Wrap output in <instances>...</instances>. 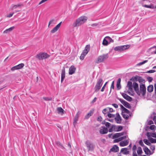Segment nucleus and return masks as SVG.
<instances>
[{"label": "nucleus", "instance_id": "7c9ffc66", "mask_svg": "<svg viewBox=\"0 0 156 156\" xmlns=\"http://www.w3.org/2000/svg\"><path fill=\"white\" fill-rule=\"evenodd\" d=\"M143 141L145 144L147 145L150 146L151 145L150 142L147 139H144Z\"/></svg>", "mask_w": 156, "mask_h": 156}, {"label": "nucleus", "instance_id": "052dcab7", "mask_svg": "<svg viewBox=\"0 0 156 156\" xmlns=\"http://www.w3.org/2000/svg\"><path fill=\"white\" fill-rule=\"evenodd\" d=\"M114 81H113L112 82V83L111 85V89H110V92H111V91L112 89H112H114Z\"/></svg>", "mask_w": 156, "mask_h": 156}, {"label": "nucleus", "instance_id": "f257e3e1", "mask_svg": "<svg viewBox=\"0 0 156 156\" xmlns=\"http://www.w3.org/2000/svg\"><path fill=\"white\" fill-rule=\"evenodd\" d=\"M87 18L86 16H81L76 19L73 23V26L76 27L80 26L87 20Z\"/></svg>", "mask_w": 156, "mask_h": 156}, {"label": "nucleus", "instance_id": "20e7f679", "mask_svg": "<svg viewBox=\"0 0 156 156\" xmlns=\"http://www.w3.org/2000/svg\"><path fill=\"white\" fill-rule=\"evenodd\" d=\"M129 47L130 45H121L115 47L114 48V50L115 51L120 52L129 48Z\"/></svg>", "mask_w": 156, "mask_h": 156}, {"label": "nucleus", "instance_id": "a18cd8bd", "mask_svg": "<svg viewBox=\"0 0 156 156\" xmlns=\"http://www.w3.org/2000/svg\"><path fill=\"white\" fill-rule=\"evenodd\" d=\"M121 94L123 97L125 99L126 98H127V97L128 96L125 93H121Z\"/></svg>", "mask_w": 156, "mask_h": 156}, {"label": "nucleus", "instance_id": "09e8293b", "mask_svg": "<svg viewBox=\"0 0 156 156\" xmlns=\"http://www.w3.org/2000/svg\"><path fill=\"white\" fill-rule=\"evenodd\" d=\"M118 99L124 105V103H126V101L124 100L121 99V98H118Z\"/></svg>", "mask_w": 156, "mask_h": 156}, {"label": "nucleus", "instance_id": "9b49d317", "mask_svg": "<svg viewBox=\"0 0 156 156\" xmlns=\"http://www.w3.org/2000/svg\"><path fill=\"white\" fill-rule=\"evenodd\" d=\"M76 70V68L74 66H71L69 69V74L72 75L75 72Z\"/></svg>", "mask_w": 156, "mask_h": 156}, {"label": "nucleus", "instance_id": "3c124183", "mask_svg": "<svg viewBox=\"0 0 156 156\" xmlns=\"http://www.w3.org/2000/svg\"><path fill=\"white\" fill-rule=\"evenodd\" d=\"M105 125L107 128H109L111 126V124L109 122H106Z\"/></svg>", "mask_w": 156, "mask_h": 156}, {"label": "nucleus", "instance_id": "6ab92c4d", "mask_svg": "<svg viewBox=\"0 0 156 156\" xmlns=\"http://www.w3.org/2000/svg\"><path fill=\"white\" fill-rule=\"evenodd\" d=\"M121 151L124 154H127L129 153V151H128L127 148H123L121 150Z\"/></svg>", "mask_w": 156, "mask_h": 156}, {"label": "nucleus", "instance_id": "39448f33", "mask_svg": "<svg viewBox=\"0 0 156 156\" xmlns=\"http://www.w3.org/2000/svg\"><path fill=\"white\" fill-rule=\"evenodd\" d=\"M103 83V80L101 78L98 80L94 87L95 92H97L100 90L102 85Z\"/></svg>", "mask_w": 156, "mask_h": 156}, {"label": "nucleus", "instance_id": "774afa93", "mask_svg": "<svg viewBox=\"0 0 156 156\" xmlns=\"http://www.w3.org/2000/svg\"><path fill=\"white\" fill-rule=\"evenodd\" d=\"M133 156H137V154L135 151H134L133 153Z\"/></svg>", "mask_w": 156, "mask_h": 156}, {"label": "nucleus", "instance_id": "e433bc0d", "mask_svg": "<svg viewBox=\"0 0 156 156\" xmlns=\"http://www.w3.org/2000/svg\"><path fill=\"white\" fill-rule=\"evenodd\" d=\"M107 115L109 118H114L115 117V115L110 113L108 114Z\"/></svg>", "mask_w": 156, "mask_h": 156}, {"label": "nucleus", "instance_id": "4d7b16f0", "mask_svg": "<svg viewBox=\"0 0 156 156\" xmlns=\"http://www.w3.org/2000/svg\"><path fill=\"white\" fill-rule=\"evenodd\" d=\"M107 82H106L105 83V84L102 87V88L101 90V91L103 92L104 90L105 86L106 85V84H107Z\"/></svg>", "mask_w": 156, "mask_h": 156}, {"label": "nucleus", "instance_id": "bb28decb", "mask_svg": "<svg viewBox=\"0 0 156 156\" xmlns=\"http://www.w3.org/2000/svg\"><path fill=\"white\" fill-rule=\"evenodd\" d=\"M123 127L121 126H117L116 127L115 131L118 132L121 131Z\"/></svg>", "mask_w": 156, "mask_h": 156}, {"label": "nucleus", "instance_id": "680f3d73", "mask_svg": "<svg viewBox=\"0 0 156 156\" xmlns=\"http://www.w3.org/2000/svg\"><path fill=\"white\" fill-rule=\"evenodd\" d=\"M117 87L118 90H119L121 88V86L120 84L117 83Z\"/></svg>", "mask_w": 156, "mask_h": 156}, {"label": "nucleus", "instance_id": "6e6552de", "mask_svg": "<svg viewBox=\"0 0 156 156\" xmlns=\"http://www.w3.org/2000/svg\"><path fill=\"white\" fill-rule=\"evenodd\" d=\"M108 131L107 128L105 127V126H102L101 127L99 130V132L101 134H105L108 133Z\"/></svg>", "mask_w": 156, "mask_h": 156}, {"label": "nucleus", "instance_id": "9d476101", "mask_svg": "<svg viewBox=\"0 0 156 156\" xmlns=\"http://www.w3.org/2000/svg\"><path fill=\"white\" fill-rule=\"evenodd\" d=\"M62 22H61L55 27L51 31V32L52 33H54L56 32L60 28Z\"/></svg>", "mask_w": 156, "mask_h": 156}, {"label": "nucleus", "instance_id": "a211bd4d", "mask_svg": "<svg viewBox=\"0 0 156 156\" xmlns=\"http://www.w3.org/2000/svg\"><path fill=\"white\" fill-rule=\"evenodd\" d=\"M143 150L145 152V154L147 155L148 154L150 155L152 154V153H150L151 152L150 151L146 146H144L143 148Z\"/></svg>", "mask_w": 156, "mask_h": 156}, {"label": "nucleus", "instance_id": "7ed1b4c3", "mask_svg": "<svg viewBox=\"0 0 156 156\" xmlns=\"http://www.w3.org/2000/svg\"><path fill=\"white\" fill-rule=\"evenodd\" d=\"M108 57V54H103L102 55L99 56L97 58L96 62L97 63L102 62Z\"/></svg>", "mask_w": 156, "mask_h": 156}, {"label": "nucleus", "instance_id": "c9c22d12", "mask_svg": "<svg viewBox=\"0 0 156 156\" xmlns=\"http://www.w3.org/2000/svg\"><path fill=\"white\" fill-rule=\"evenodd\" d=\"M57 110L59 113H63L64 110L61 107H58L57 108Z\"/></svg>", "mask_w": 156, "mask_h": 156}, {"label": "nucleus", "instance_id": "c756f323", "mask_svg": "<svg viewBox=\"0 0 156 156\" xmlns=\"http://www.w3.org/2000/svg\"><path fill=\"white\" fill-rule=\"evenodd\" d=\"M103 113L104 114H106L107 113H109L108 109V108H106L104 109L102 111Z\"/></svg>", "mask_w": 156, "mask_h": 156}, {"label": "nucleus", "instance_id": "f3484780", "mask_svg": "<svg viewBox=\"0 0 156 156\" xmlns=\"http://www.w3.org/2000/svg\"><path fill=\"white\" fill-rule=\"evenodd\" d=\"M129 141L127 140L122 141L120 142L119 145L121 147H124L127 145L129 143Z\"/></svg>", "mask_w": 156, "mask_h": 156}, {"label": "nucleus", "instance_id": "423d86ee", "mask_svg": "<svg viewBox=\"0 0 156 156\" xmlns=\"http://www.w3.org/2000/svg\"><path fill=\"white\" fill-rule=\"evenodd\" d=\"M85 144L87 148L88 151H92L94 148V144L89 140H87L85 143Z\"/></svg>", "mask_w": 156, "mask_h": 156}, {"label": "nucleus", "instance_id": "f704fd0d", "mask_svg": "<svg viewBox=\"0 0 156 156\" xmlns=\"http://www.w3.org/2000/svg\"><path fill=\"white\" fill-rule=\"evenodd\" d=\"M120 135L119 133H117L115 134L112 136L113 139H116L119 137H120Z\"/></svg>", "mask_w": 156, "mask_h": 156}, {"label": "nucleus", "instance_id": "4468645a", "mask_svg": "<svg viewBox=\"0 0 156 156\" xmlns=\"http://www.w3.org/2000/svg\"><path fill=\"white\" fill-rule=\"evenodd\" d=\"M116 117H115V119L117 123L119 124L121 122V118L119 114L118 113L116 114Z\"/></svg>", "mask_w": 156, "mask_h": 156}, {"label": "nucleus", "instance_id": "ddd939ff", "mask_svg": "<svg viewBox=\"0 0 156 156\" xmlns=\"http://www.w3.org/2000/svg\"><path fill=\"white\" fill-rule=\"evenodd\" d=\"M65 77V68H63L62 71L61 75V82L62 83Z\"/></svg>", "mask_w": 156, "mask_h": 156}, {"label": "nucleus", "instance_id": "f8f14e48", "mask_svg": "<svg viewBox=\"0 0 156 156\" xmlns=\"http://www.w3.org/2000/svg\"><path fill=\"white\" fill-rule=\"evenodd\" d=\"M119 151V148L116 145H114L110 149L109 152H118Z\"/></svg>", "mask_w": 156, "mask_h": 156}, {"label": "nucleus", "instance_id": "b1692460", "mask_svg": "<svg viewBox=\"0 0 156 156\" xmlns=\"http://www.w3.org/2000/svg\"><path fill=\"white\" fill-rule=\"evenodd\" d=\"M21 5H22L20 4H18L17 5H12V10H13L16 9L17 8L20 7Z\"/></svg>", "mask_w": 156, "mask_h": 156}, {"label": "nucleus", "instance_id": "13d9d810", "mask_svg": "<svg viewBox=\"0 0 156 156\" xmlns=\"http://www.w3.org/2000/svg\"><path fill=\"white\" fill-rule=\"evenodd\" d=\"M18 69L16 66L13 67L11 69L12 71H14L15 70Z\"/></svg>", "mask_w": 156, "mask_h": 156}, {"label": "nucleus", "instance_id": "864d4df0", "mask_svg": "<svg viewBox=\"0 0 156 156\" xmlns=\"http://www.w3.org/2000/svg\"><path fill=\"white\" fill-rule=\"evenodd\" d=\"M125 113L129 114V111L126 108H124V109L122 110Z\"/></svg>", "mask_w": 156, "mask_h": 156}, {"label": "nucleus", "instance_id": "a878e982", "mask_svg": "<svg viewBox=\"0 0 156 156\" xmlns=\"http://www.w3.org/2000/svg\"><path fill=\"white\" fill-rule=\"evenodd\" d=\"M90 50V45H87L85 48L84 50H83L84 51L88 52Z\"/></svg>", "mask_w": 156, "mask_h": 156}, {"label": "nucleus", "instance_id": "58836bf2", "mask_svg": "<svg viewBox=\"0 0 156 156\" xmlns=\"http://www.w3.org/2000/svg\"><path fill=\"white\" fill-rule=\"evenodd\" d=\"M128 94L130 95L134 96V92L133 90H128Z\"/></svg>", "mask_w": 156, "mask_h": 156}, {"label": "nucleus", "instance_id": "dca6fc26", "mask_svg": "<svg viewBox=\"0 0 156 156\" xmlns=\"http://www.w3.org/2000/svg\"><path fill=\"white\" fill-rule=\"evenodd\" d=\"M134 78L136 80L137 79V80L141 84H142L143 83H144L145 82V80L141 76H138L137 77H135Z\"/></svg>", "mask_w": 156, "mask_h": 156}, {"label": "nucleus", "instance_id": "f03ea898", "mask_svg": "<svg viewBox=\"0 0 156 156\" xmlns=\"http://www.w3.org/2000/svg\"><path fill=\"white\" fill-rule=\"evenodd\" d=\"M50 55L46 53H40L36 56V58L39 60H43L48 58Z\"/></svg>", "mask_w": 156, "mask_h": 156}, {"label": "nucleus", "instance_id": "ea45409f", "mask_svg": "<svg viewBox=\"0 0 156 156\" xmlns=\"http://www.w3.org/2000/svg\"><path fill=\"white\" fill-rule=\"evenodd\" d=\"M122 140V138H121L120 137L118 138L115 139L114 140V143H118L120 141Z\"/></svg>", "mask_w": 156, "mask_h": 156}, {"label": "nucleus", "instance_id": "393cba45", "mask_svg": "<svg viewBox=\"0 0 156 156\" xmlns=\"http://www.w3.org/2000/svg\"><path fill=\"white\" fill-rule=\"evenodd\" d=\"M143 6L145 8H149L153 9H154V6L152 4H151L150 5H143Z\"/></svg>", "mask_w": 156, "mask_h": 156}, {"label": "nucleus", "instance_id": "c03bdc74", "mask_svg": "<svg viewBox=\"0 0 156 156\" xmlns=\"http://www.w3.org/2000/svg\"><path fill=\"white\" fill-rule=\"evenodd\" d=\"M150 142L151 143H156V139H154L151 138L149 139Z\"/></svg>", "mask_w": 156, "mask_h": 156}, {"label": "nucleus", "instance_id": "5701e85b", "mask_svg": "<svg viewBox=\"0 0 156 156\" xmlns=\"http://www.w3.org/2000/svg\"><path fill=\"white\" fill-rule=\"evenodd\" d=\"M93 113V112L91 110H90L85 116V118L86 119H88L92 115Z\"/></svg>", "mask_w": 156, "mask_h": 156}, {"label": "nucleus", "instance_id": "412c9836", "mask_svg": "<svg viewBox=\"0 0 156 156\" xmlns=\"http://www.w3.org/2000/svg\"><path fill=\"white\" fill-rule=\"evenodd\" d=\"M116 126L112 125L111 126V128H110L108 130V132H112L113 131H115L116 129Z\"/></svg>", "mask_w": 156, "mask_h": 156}, {"label": "nucleus", "instance_id": "1a4fd4ad", "mask_svg": "<svg viewBox=\"0 0 156 156\" xmlns=\"http://www.w3.org/2000/svg\"><path fill=\"white\" fill-rule=\"evenodd\" d=\"M133 85L134 90L138 95H139L140 93L139 90V85L136 82H134L133 83Z\"/></svg>", "mask_w": 156, "mask_h": 156}, {"label": "nucleus", "instance_id": "37998d69", "mask_svg": "<svg viewBox=\"0 0 156 156\" xmlns=\"http://www.w3.org/2000/svg\"><path fill=\"white\" fill-rule=\"evenodd\" d=\"M122 116H123V117L126 119H127L129 118V116L127 115V114H122Z\"/></svg>", "mask_w": 156, "mask_h": 156}, {"label": "nucleus", "instance_id": "603ef678", "mask_svg": "<svg viewBox=\"0 0 156 156\" xmlns=\"http://www.w3.org/2000/svg\"><path fill=\"white\" fill-rule=\"evenodd\" d=\"M54 20H50L49 23L48 25V27H49L50 25L51 24H53L54 23Z\"/></svg>", "mask_w": 156, "mask_h": 156}, {"label": "nucleus", "instance_id": "8fccbe9b", "mask_svg": "<svg viewBox=\"0 0 156 156\" xmlns=\"http://www.w3.org/2000/svg\"><path fill=\"white\" fill-rule=\"evenodd\" d=\"M105 38L108 40L110 42H113V40L110 37H107Z\"/></svg>", "mask_w": 156, "mask_h": 156}, {"label": "nucleus", "instance_id": "2f4dec72", "mask_svg": "<svg viewBox=\"0 0 156 156\" xmlns=\"http://www.w3.org/2000/svg\"><path fill=\"white\" fill-rule=\"evenodd\" d=\"M105 38H104L103 40L102 44L104 45H107L108 44V40H107Z\"/></svg>", "mask_w": 156, "mask_h": 156}, {"label": "nucleus", "instance_id": "aec40b11", "mask_svg": "<svg viewBox=\"0 0 156 156\" xmlns=\"http://www.w3.org/2000/svg\"><path fill=\"white\" fill-rule=\"evenodd\" d=\"M14 28L15 27H12L8 29H6L3 32V33L6 34L8 33L13 30Z\"/></svg>", "mask_w": 156, "mask_h": 156}, {"label": "nucleus", "instance_id": "0e129e2a", "mask_svg": "<svg viewBox=\"0 0 156 156\" xmlns=\"http://www.w3.org/2000/svg\"><path fill=\"white\" fill-rule=\"evenodd\" d=\"M14 13V12H12V13H10V14H9L7 16V17H11L12 16V15H13Z\"/></svg>", "mask_w": 156, "mask_h": 156}, {"label": "nucleus", "instance_id": "bf43d9fd", "mask_svg": "<svg viewBox=\"0 0 156 156\" xmlns=\"http://www.w3.org/2000/svg\"><path fill=\"white\" fill-rule=\"evenodd\" d=\"M85 57V56L81 54L80 56V59L81 60H83Z\"/></svg>", "mask_w": 156, "mask_h": 156}, {"label": "nucleus", "instance_id": "cd10ccee", "mask_svg": "<svg viewBox=\"0 0 156 156\" xmlns=\"http://www.w3.org/2000/svg\"><path fill=\"white\" fill-rule=\"evenodd\" d=\"M24 64L23 63H22L16 65V66L18 69H21L24 66Z\"/></svg>", "mask_w": 156, "mask_h": 156}, {"label": "nucleus", "instance_id": "de8ad7c7", "mask_svg": "<svg viewBox=\"0 0 156 156\" xmlns=\"http://www.w3.org/2000/svg\"><path fill=\"white\" fill-rule=\"evenodd\" d=\"M156 128V126L154 125H152L150 127V129L151 130H155Z\"/></svg>", "mask_w": 156, "mask_h": 156}, {"label": "nucleus", "instance_id": "6e6d98bb", "mask_svg": "<svg viewBox=\"0 0 156 156\" xmlns=\"http://www.w3.org/2000/svg\"><path fill=\"white\" fill-rule=\"evenodd\" d=\"M139 143L140 145L141 146L144 147V146H145L142 140H140L139 142Z\"/></svg>", "mask_w": 156, "mask_h": 156}, {"label": "nucleus", "instance_id": "4be33fe9", "mask_svg": "<svg viewBox=\"0 0 156 156\" xmlns=\"http://www.w3.org/2000/svg\"><path fill=\"white\" fill-rule=\"evenodd\" d=\"M154 87L152 85H149L147 88V90L149 92H151L153 90Z\"/></svg>", "mask_w": 156, "mask_h": 156}, {"label": "nucleus", "instance_id": "e2e57ef3", "mask_svg": "<svg viewBox=\"0 0 156 156\" xmlns=\"http://www.w3.org/2000/svg\"><path fill=\"white\" fill-rule=\"evenodd\" d=\"M151 136L153 137L156 138V133H152Z\"/></svg>", "mask_w": 156, "mask_h": 156}, {"label": "nucleus", "instance_id": "5fc2aeb1", "mask_svg": "<svg viewBox=\"0 0 156 156\" xmlns=\"http://www.w3.org/2000/svg\"><path fill=\"white\" fill-rule=\"evenodd\" d=\"M153 78L151 77H147V80L149 82H151L153 80Z\"/></svg>", "mask_w": 156, "mask_h": 156}, {"label": "nucleus", "instance_id": "2eb2a0df", "mask_svg": "<svg viewBox=\"0 0 156 156\" xmlns=\"http://www.w3.org/2000/svg\"><path fill=\"white\" fill-rule=\"evenodd\" d=\"M80 112H78L77 114H76L73 120V125L74 126H75V125L77 122L78 121V118L79 116V115L80 114Z\"/></svg>", "mask_w": 156, "mask_h": 156}, {"label": "nucleus", "instance_id": "a19ab883", "mask_svg": "<svg viewBox=\"0 0 156 156\" xmlns=\"http://www.w3.org/2000/svg\"><path fill=\"white\" fill-rule=\"evenodd\" d=\"M150 146V149L153 151V152H154L155 149V146L151 144Z\"/></svg>", "mask_w": 156, "mask_h": 156}, {"label": "nucleus", "instance_id": "4c0bfd02", "mask_svg": "<svg viewBox=\"0 0 156 156\" xmlns=\"http://www.w3.org/2000/svg\"><path fill=\"white\" fill-rule=\"evenodd\" d=\"M147 62H148V60H144L142 62H141L139 63H138L137 64V65L138 66H141V65Z\"/></svg>", "mask_w": 156, "mask_h": 156}, {"label": "nucleus", "instance_id": "79ce46f5", "mask_svg": "<svg viewBox=\"0 0 156 156\" xmlns=\"http://www.w3.org/2000/svg\"><path fill=\"white\" fill-rule=\"evenodd\" d=\"M127 86L128 87H133V86L132 82L130 81H129L128 82Z\"/></svg>", "mask_w": 156, "mask_h": 156}, {"label": "nucleus", "instance_id": "c85d7f7f", "mask_svg": "<svg viewBox=\"0 0 156 156\" xmlns=\"http://www.w3.org/2000/svg\"><path fill=\"white\" fill-rule=\"evenodd\" d=\"M137 153L138 155L141 154L142 153V151L141 148L139 147H138V150H137Z\"/></svg>", "mask_w": 156, "mask_h": 156}, {"label": "nucleus", "instance_id": "338daca9", "mask_svg": "<svg viewBox=\"0 0 156 156\" xmlns=\"http://www.w3.org/2000/svg\"><path fill=\"white\" fill-rule=\"evenodd\" d=\"M108 111L109 112H113V109L112 108L108 107Z\"/></svg>", "mask_w": 156, "mask_h": 156}, {"label": "nucleus", "instance_id": "69168bd1", "mask_svg": "<svg viewBox=\"0 0 156 156\" xmlns=\"http://www.w3.org/2000/svg\"><path fill=\"white\" fill-rule=\"evenodd\" d=\"M155 72V71L154 70H150L147 72V73H152Z\"/></svg>", "mask_w": 156, "mask_h": 156}, {"label": "nucleus", "instance_id": "72a5a7b5", "mask_svg": "<svg viewBox=\"0 0 156 156\" xmlns=\"http://www.w3.org/2000/svg\"><path fill=\"white\" fill-rule=\"evenodd\" d=\"M43 98L46 101H51L52 100V98L51 97H43Z\"/></svg>", "mask_w": 156, "mask_h": 156}, {"label": "nucleus", "instance_id": "473e14b6", "mask_svg": "<svg viewBox=\"0 0 156 156\" xmlns=\"http://www.w3.org/2000/svg\"><path fill=\"white\" fill-rule=\"evenodd\" d=\"M123 105L127 108H131V106L130 105V104L126 101L125 103H124Z\"/></svg>", "mask_w": 156, "mask_h": 156}, {"label": "nucleus", "instance_id": "49530a36", "mask_svg": "<svg viewBox=\"0 0 156 156\" xmlns=\"http://www.w3.org/2000/svg\"><path fill=\"white\" fill-rule=\"evenodd\" d=\"M126 100H127L129 101H131L132 100V98L131 97L129 96H128L127 97V98H126Z\"/></svg>", "mask_w": 156, "mask_h": 156}, {"label": "nucleus", "instance_id": "0eeeda50", "mask_svg": "<svg viewBox=\"0 0 156 156\" xmlns=\"http://www.w3.org/2000/svg\"><path fill=\"white\" fill-rule=\"evenodd\" d=\"M140 94L138 95H140L141 94L142 96H144L146 94V88L145 84H140Z\"/></svg>", "mask_w": 156, "mask_h": 156}]
</instances>
